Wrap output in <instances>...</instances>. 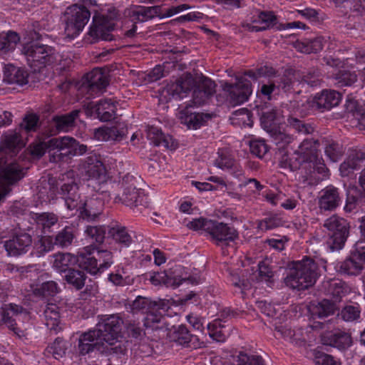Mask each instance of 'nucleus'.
<instances>
[{"mask_svg":"<svg viewBox=\"0 0 365 365\" xmlns=\"http://www.w3.org/2000/svg\"><path fill=\"white\" fill-rule=\"evenodd\" d=\"M237 365H266L264 359L257 354H247L240 351L236 356Z\"/></svg>","mask_w":365,"mask_h":365,"instance_id":"obj_53","label":"nucleus"},{"mask_svg":"<svg viewBox=\"0 0 365 365\" xmlns=\"http://www.w3.org/2000/svg\"><path fill=\"white\" fill-rule=\"evenodd\" d=\"M341 96L340 93L335 91H323L320 95L314 98V106L322 111L329 110L339 105Z\"/></svg>","mask_w":365,"mask_h":365,"instance_id":"obj_30","label":"nucleus"},{"mask_svg":"<svg viewBox=\"0 0 365 365\" xmlns=\"http://www.w3.org/2000/svg\"><path fill=\"white\" fill-rule=\"evenodd\" d=\"M232 124L252 127V115L247 108H240L234 111L230 117Z\"/></svg>","mask_w":365,"mask_h":365,"instance_id":"obj_52","label":"nucleus"},{"mask_svg":"<svg viewBox=\"0 0 365 365\" xmlns=\"http://www.w3.org/2000/svg\"><path fill=\"white\" fill-rule=\"evenodd\" d=\"M24 176L23 168L16 163H10L0 170V202L11 192V186Z\"/></svg>","mask_w":365,"mask_h":365,"instance_id":"obj_9","label":"nucleus"},{"mask_svg":"<svg viewBox=\"0 0 365 365\" xmlns=\"http://www.w3.org/2000/svg\"><path fill=\"white\" fill-rule=\"evenodd\" d=\"M67 344L68 342L63 339L57 338L51 345L47 347L46 351L51 354L55 359H58L66 354Z\"/></svg>","mask_w":365,"mask_h":365,"instance_id":"obj_57","label":"nucleus"},{"mask_svg":"<svg viewBox=\"0 0 365 365\" xmlns=\"http://www.w3.org/2000/svg\"><path fill=\"white\" fill-rule=\"evenodd\" d=\"M182 269V267L180 265H176L175 267L170 268L168 272H154L150 276V281L155 286L163 284L166 287L174 288L179 287L182 282H188L192 284H197L200 282L201 278L198 275L183 276L180 274Z\"/></svg>","mask_w":365,"mask_h":365,"instance_id":"obj_7","label":"nucleus"},{"mask_svg":"<svg viewBox=\"0 0 365 365\" xmlns=\"http://www.w3.org/2000/svg\"><path fill=\"white\" fill-rule=\"evenodd\" d=\"M21 53L34 72H40L46 66L55 63L58 58L53 47L38 42L24 44Z\"/></svg>","mask_w":365,"mask_h":365,"instance_id":"obj_4","label":"nucleus"},{"mask_svg":"<svg viewBox=\"0 0 365 365\" xmlns=\"http://www.w3.org/2000/svg\"><path fill=\"white\" fill-rule=\"evenodd\" d=\"M339 309L334 302L323 299L312 308V314L318 318H324L332 315Z\"/></svg>","mask_w":365,"mask_h":365,"instance_id":"obj_44","label":"nucleus"},{"mask_svg":"<svg viewBox=\"0 0 365 365\" xmlns=\"http://www.w3.org/2000/svg\"><path fill=\"white\" fill-rule=\"evenodd\" d=\"M147 138L156 146H163L166 148L175 149L174 140L170 135H165L157 127L151 126L147 130Z\"/></svg>","mask_w":365,"mask_h":365,"instance_id":"obj_33","label":"nucleus"},{"mask_svg":"<svg viewBox=\"0 0 365 365\" xmlns=\"http://www.w3.org/2000/svg\"><path fill=\"white\" fill-rule=\"evenodd\" d=\"M283 220L275 214H270L258 222V228L262 230H268L282 226Z\"/></svg>","mask_w":365,"mask_h":365,"instance_id":"obj_58","label":"nucleus"},{"mask_svg":"<svg viewBox=\"0 0 365 365\" xmlns=\"http://www.w3.org/2000/svg\"><path fill=\"white\" fill-rule=\"evenodd\" d=\"M324 143L326 155L332 162L338 161L344 153L343 146L333 140L326 139Z\"/></svg>","mask_w":365,"mask_h":365,"instance_id":"obj_50","label":"nucleus"},{"mask_svg":"<svg viewBox=\"0 0 365 365\" xmlns=\"http://www.w3.org/2000/svg\"><path fill=\"white\" fill-rule=\"evenodd\" d=\"M250 148L252 154L261 158L268 151V146L265 143L264 140L262 139H255L250 141Z\"/></svg>","mask_w":365,"mask_h":365,"instance_id":"obj_62","label":"nucleus"},{"mask_svg":"<svg viewBox=\"0 0 365 365\" xmlns=\"http://www.w3.org/2000/svg\"><path fill=\"white\" fill-rule=\"evenodd\" d=\"M287 125L299 133L310 134L314 131V128L310 124L306 123L304 121L293 116L288 118Z\"/></svg>","mask_w":365,"mask_h":365,"instance_id":"obj_55","label":"nucleus"},{"mask_svg":"<svg viewBox=\"0 0 365 365\" xmlns=\"http://www.w3.org/2000/svg\"><path fill=\"white\" fill-rule=\"evenodd\" d=\"M323 344L345 349L352 344L351 336L349 333L341 330H335L324 333L322 335Z\"/></svg>","mask_w":365,"mask_h":365,"instance_id":"obj_24","label":"nucleus"},{"mask_svg":"<svg viewBox=\"0 0 365 365\" xmlns=\"http://www.w3.org/2000/svg\"><path fill=\"white\" fill-rule=\"evenodd\" d=\"M360 312L358 305H347L341 311V316L346 322H353L359 318Z\"/></svg>","mask_w":365,"mask_h":365,"instance_id":"obj_63","label":"nucleus"},{"mask_svg":"<svg viewBox=\"0 0 365 365\" xmlns=\"http://www.w3.org/2000/svg\"><path fill=\"white\" fill-rule=\"evenodd\" d=\"M127 132V128L123 123H118L112 127L103 126L96 129L94 137L98 140L120 141L126 135Z\"/></svg>","mask_w":365,"mask_h":365,"instance_id":"obj_25","label":"nucleus"},{"mask_svg":"<svg viewBox=\"0 0 365 365\" xmlns=\"http://www.w3.org/2000/svg\"><path fill=\"white\" fill-rule=\"evenodd\" d=\"M50 146L52 147L53 155L58 159L54 160H64V158H71L75 155H81L86 153L87 146L80 144L71 137L53 138L49 139Z\"/></svg>","mask_w":365,"mask_h":365,"instance_id":"obj_8","label":"nucleus"},{"mask_svg":"<svg viewBox=\"0 0 365 365\" xmlns=\"http://www.w3.org/2000/svg\"><path fill=\"white\" fill-rule=\"evenodd\" d=\"M222 88L229 93L230 103L234 105L243 103L252 93L251 83L242 77L237 78L235 84L225 82Z\"/></svg>","mask_w":365,"mask_h":365,"instance_id":"obj_10","label":"nucleus"},{"mask_svg":"<svg viewBox=\"0 0 365 365\" xmlns=\"http://www.w3.org/2000/svg\"><path fill=\"white\" fill-rule=\"evenodd\" d=\"M304 163H310L307 157L299 152L298 150H295L292 155L289 158L283 157L280 163L284 168H289L291 170H297L300 168L302 165Z\"/></svg>","mask_w":365,"mask_h":365,"instance_id":"obj_51","label":"nucleus"},{"mask_svg":"<svg viewBox=\"0 0 365 365\" xmlns=\"http://www.w3.org/2000/svg\"><path fill=\"white\" fill-rule=\"evenodd\" d=\"M89 249V247H86L76 257L79 267L93 275L103 272L102 269H100V265L98 266V259L91 256Z\"/></svg>","mask_w":365,"mask_h":365,"instance_id":"obj_36","label":"nucleus"},{"mask_svg":"<svg viewBox=\"0 0 365 365\" xmlns=\"http://www.w3.org/2000/svg\"><path fill=\"white\" fill-rule=\"evenodd\" d=\"M54 260L53 267L59 272L64 274L72 269L71 266L77 262L76 257L70 253H61L58 252L54 255Z\"/></svg>","mask_w":365,"mask_h":365,"instance_id":"obj_41","label":"nucleus"},{"mask_svg":"<svg viewBox=\"0 0 365 365\" xmlns=\"http://www.w3.org/2000/svg\"><path fill=\"white\" fill-rule=\"evenodd\" d=\"M152 301L146 297L138 296L133 302L131 308L134 312H149L151 309Z\"/></svg>","mask_w":365,"mask_h":365,"instance_id":"obj_64","label":"nucleus"},{"mask_svg":"<svg viewBox=\"0 0 365 365\" xmlns=\"http://www.w3.org/2000/svg\"><path fill=\"white\" fill-rule=\"evenodd\" d=\"M215 86L210 78L202 76L193 90L192 103L197 106L205 104L215 93Z\"/></svg>","mask_w":365,"mask_h":365,"instance_id":"obj_18","label":"nucleus"},{"mask_svg":"<svg viewBox=\"0 0 365 365\" xmlns=\"http://www.w3.org/2000/svg\"><path fill=\"white\" fill-rule=\"evenodd\" d=\"M327 230L328 244L331 250L341 249L349 235V224L343 217L333 215L327 218L323 225Z\"/></svg>","mask_w":365,"mask_h":365,"instance_id":"obj_6","label":"nucleus"},{"mask_svg":"<svg viewBox=\"0 0 365 365\" xmlns=\"http://www.w3.org/2000/svg\"><path fill=\"white\" fill-rule=\"evenodd\" d=\"M43 316L45 318V324L48 329L56 333L61 329L59 327V307L56 304H47L43 310Z\"/></svg>","mask_w":365,"mask_h":365,"instance_id":"obj_37","label":"nucleus"},{"mask_svg":"<svg viewBox=\"0 0 365 365\" xmlns=\"http://www.w3.org/2000/svg\"><path fill=\"white\" fill-rule=\"evenodd\" d=\"M28 73L23 68L7 64L4 68V81L9 84L25 85L28 83Z\"/></svg>","mask_w":365,"mask_h":365,"instance_id":"obj_32","label":"nucleus"},{"mask_svg":"<svg viewBox=\"0 0 365 365\" xmlns=\"http://www.w3.org/2000/svg\"><path fill=\"white\" fill-rule=\"evenodd\" d=\"M269 133L274 143L282 147L289 144L294 140L292 135L288 134L284 131L278 130L277 128L269 132Z\"/></svg>","mask_w":365,"mask_h":365,"instance_id":"obj_60","label":"nucleus"},{"mask_svg":"<svg viewBox=\"0 0 365 365\" xmlns=\"http://www.w3.org/2000/svg\"><path fill=\"white\" fill-rule=\"evenodd\" d=\"M189 8L187 4H181L177 6H172L167 9L165 13L162 12L161 6H138V9L133 11V16L140 21H146L152 19L155 16L160 18L170 17L180 11L186 10Z\"/></svg>","mask_w":365,"mask_h":365,"instance_id":"obj_11","label":"nucleus"},{"mask_svg":"<svg viewBox=\"0 0 365 365\" xmlns=\"http://www.w3.org/2000/svg\"><path fill=\"white\" fill-rule=\"evenodd\" d=\"M197 83L190 74H187L177 80L176 82L168 85L166 91L173 97L182 98L184 97V94L190 92L192 89L194 90Z\"/></svg>","mask_w":365,"mask_h":365,"instance_id":"obj_27","label":"nucleus"},{"mask_svg":"<svg viewBox=\"0 0 365 365\" xmlns=\"http://www.w3.org/2000/svg\"><path fill=\"white\" fill-rule=\"evenodd\" d=\"M23 312L26 313V310L21 306L15 304H10L7 307L4 308L1 311V319L4 323L10 328L16 325V319L14 317H17L19 314Z\"/></svg>","mask_w":365,"mask_h":365,"instance_id":"obj_47","label":"nucleus"},{"mask_svg":"<svg viewBox=\"0 0 365 365\" xmlns=\"http://www.w3.org/2000/svg\"><path fill=\"white\" fill-rule=\"evenodd\" d=\"M32 245L31 236L26 232L16 234L6 240L4 247L11 256H19L27 252Z\"/></svg>","mask_w":365,"mask_h":365,"instance_id":"obj_17","label":"nucleus"},{"mask_svg":"<svg viewBox=\"0 0 365 365\" xmlns=\"http://www.w3.org/2000/svg\"><path fill=\"white\" fill-rule=\"evenodd\" d=\"M190 105H187L184 109L180 111L181 122L187 125L190 129H197L203 125L204 122L210 118L209 114L192 112L190 110Z\"/></svg>","mask_w":365,"mask_h":365,"instance_id":"obj_29","label":"nucleus"},{"mask_svg":"<svg viewBox=\"0 0 365 365\" xmlns=\"http://www.w3.org/2000/svg\"><path fill=\"white\" fill-rule=\"evenodd\" d=\"M21 128L26 133L35 132L39 128V117L34 113L27 114L20 124Z\"/></svg>","mask_w":365,"mask_h":365,"instance_id":"obj_59","label":"nucleus"},{"mask_svg":"<svg viewBox=\"0 0 365 365\" xmlns=\"http://www.w3.org/2000/svg\"><path fill=\"white\" fill-rule=\"evenodd\" d=\"M110 235L115 242L124 247H129L133 242L128 230L125 226L116 224L108 230Z\"/></svg>","mask_w":365,"mask_h":365,"instance_id":"obj_39","label":"nucleus"},{"mask_svg":"<svg viewBox=\"0 0 365 365\" xmlns=\"http://www.w3.org/2000/svg\"><path fill=\"white\" fill-rule=\"evenodd\" d=\"M103 208L104 200L102 195L96 193L87 197L83 202L81 200L79 207L76 210L79 211L80 217L90 222L98 217L103 212Z\"/></svg>","mask_w":365,"mask_h":365,"instance_id":"obj_13","label":"nucleus"},{"mask_svg":"<svg viewBox=\"0 0 365 365\" xmlns=\"http://www.w3.org/2000/svg\"><path fill=\"white\" fill-rule=\"evenodd\" d=\"M280 115V110L277 108H265L262 111L260 115V123L262 128L268 133L273 131L277 128Z\"/></svg>","mask_w":365,"mask_h":365,"instance_id":"obj_38","label":"nucleus"},{"mask_svg":"<svg viewBox=\"0 0 365 365\" xmlns=\"http://www.w3.org/2000/svg\"><path fill=\"white\" fill-rule=\"evenodd\" d=\"M108 85L107 76L98 68L88 73L83 82V86L87 89L91 96L102 93Z\"/></svg>","mask_w":365,"mask_h":365,"instance_id":"obj_20","label":"nucleus"},{"mask_svg":"<svg viewBox=\"0 0 365 365\" xmlns=\"http://www.w3.org/2000/svg\"><path fill=\"white\" fill-rule=\"evenodd\" d=\"M205 227L206 232L210 235L217 245L222 242L227 244L234 241L238 237V233L234 227L222 222L212 220Z\"/></svg>","mask_w":365,"mask_h":365,"instance_id":"obj_12","label":"nucleus"},{"mask_svg":"<svg viewBox=\"0 0 365 365\" xmlns=\"http://www.w3.org/2000/svg\"><path fill=\"white\" fill-rule=\"evenodd\" d=\"M319 146L318 140L307 138L299 145L298 150L305 157H307L310 163L317 160V153Z\"/></svg>","mask_w":365,"mask_h":365,"instance_id":"obj_42","label":"nucleus"},{"mask_svg":"<svg viewBox=\"0 0 365 365\" xmlns=\"http://www.w3.org/2000/svg\"><path fill=\"white\" fill-rule=\"evenodd\" d=\"M75 228L73 226H66L54 237V244L61 248L71 245L75 239Z\"/></svg>","mask_w":365,"mask_h":365,"instance_id":"obj_45","label":"nucleus"},{"mask_svg":"<svg viewBox=\"0 0 365 365\" xmlns=\"http://www.w3.org/2000/svg\"><path fill=\"white\" fill-rule=\"evenodd\" d=\"M324 46V38L316 37L314 38H306L303 41H297L295 43L296 48L300 52L305 53H318L322 50Z\"/></svg>","mask_w":365,"mask_h":365,"instance_id":"obj_40","label":"nucleus"},{"mask_svg":"<svg viewBox=\"0 0 365 365\" xmlns=\"http://www.w3.org/2000/svg\"><path fill=\"white\" fill-rule=\"evenodd\" d=\"M142 182L140 176L126 174L122 180L123 191L121 195L115 197V202H120L129 207L137 213H141L144 208L149 206L148 196L144 191L138 187Z\"/></svg>","mask_w":365,"mask_h":365,"instance_id":"obj_3","label":"nucleus"},{"mask_svg":"<svg viewBox=\"0 0 365 365\" xmlns=\"http://www.w3.org/2000/svg\"><path fill=\"white\" fill-rule=\"evenodd\" d=\"M63 279L67 284L76 289L80 290L85 285L86 275L83 271L72 268L64 274Z\"/></svg>","mask_w":365,"mask_h":365,"instance_id":"obj_43","label":"nucleus"},{"mask_svg":"<svg viewBox=\"0 0 365 365\" xmlns=\"http://www.w3.org/2000/svg\"><path fill=\"white\" fill-rule=\"evenodd\" d=\"M123 321L117 314L103 316L93 329L100 341L105 346L106 356L111 354H125L128 341L123 338Z\"/></svg>","mask_w":365,"mask_h":365,"instance_id":"obj_1","label":"nucleus"},{"mask_svg":"<svg viewBox=\"0 0 365 365\" xmlns=\"http://www.w3.org/2000/svg\"><path fill=\"white\" fill-rule=\"evenodd\" d=\"M86 112L88 115H95L101 121L107 122L115 118L116 107L111 99H105L96 104L93 102L88 103Z\"/></svg>","mask_w":365,"mask_h":365,"instance_id":"obj_15","label":"nucleus"},{"mask_svg":"<svg viewBox=\"0 0 365 365\" xmlns=\"http://www.w3.org/2000/svg\"><path fill=\"white\" fill-rule=\"evenodd\" d=\"M363 165H365V152L356 150L352 151L346 160L340 165L339 170L343 176H347Z\"/></svg>","mask_w":365,"mask_h":365,"instance_id":"obj_28","label":"nucleus"},{"mask_svg":"<svg viewBox=\"0 0 365 365\" xmlns=\"http://www.w3.org/2000/svg\"><path fill=\"white\" fill-rule=\"evenodd\" d=\"M105 349V346L100 341L93 329H91L80 335L78 344L79 354L86 355L96 351L99 354L106 356Z\"/></svg>","mask_w":365,"mask_h":365,"instance_id":"obj_16","label":"nucleus"},{"mask_svg":"<svg viewBox=\"0 0 365 365\" xmlns=\"http://www.w3.org/2000/svg\"><path fill=\"white\" fill-rule=\"evenodd\" d=\"M59 292L60 288L58 284L53 280L43 282L33 289V294L36 297H53Z\"/></svg>","mask_w":365,"mask_h":365,"instance_id":"obj_48","label":"nucleus"},{"mask_svg":"<svg viewBox=\"0 0 365 365\" xmlns=\"http://www.w3.org/2000/svg\"><path fill=\"white\" fill-rule=\"evenodd\" d=\"M22 147V140L19 133H14L6 135L1 145V152L5 154L14 155Z\"/></svg>","mask_w":365,"mask_h":365,"instance_id":"obj_46","label":"nucleus"},{"mask_svg":"<svg viewBox=\"0 0 365 365\" xmlns=\"http://www.w3.org/2000/svg\"><path fill=\"white\" fill-rule=\"evenodd\" d=\"M323 289L327 295L331 296L336 304L340 302L345 296L348 287L344 282L339 279H330L324 281L322 284Z\"/></svg>","mask_w":365,"mask_h":365,"instance_id":"obj_31","label":"nucleus"},{"mask_svg":"<svg viewBox=\"0 0 365 365\" xmlns=\"http://www.w3.org/2000/svg\"><path fill=\"white\" fill-rule=\"evenodd\" d=\"M34 219L38 227L45 235L54 232L58 227V216L52 212L36 214Z\"/></svg>","mask_w":365,"mask_h":365,"instance_id":"obj_35","label":"nucleus"},{"mask_svg":"<svg viewBox=\"0 0 365 365\" xmlns=\"http://www.w3.org/2000/svg\"><path fill=\"white\" fill-rule=\"evenodd\" d=\"M65 33L69 38H74L83 29L88 23L90 11L84 5L73 4L64 12Z\"/></svg>","mask_w":365,"mask_h":365,"instance_id":"obj_5","label":"nucleus"},{"mask_svg":"<svg viewBox=\"0 0 365 365\" xmlns=\"http://www.w3.org/2000/svg\"><path fill=\"white\" fill-rule=\"evenodd\" d=\"M334 79L335 84L338 87L342 88L354 84L357 80V76L354 73L349 71H339L334 75Z\"/></svg>","mask_w":365,"mask_h":365,"instance_id":"obj_54","label":"nucleus"},{"mask_svg":"<svg viewBox=\"0 0 365 365\" xmlns=\"http://www.w3.org/2000/svg\"><path fill=\"white\" fill-rule=\"evenodd\" d=\"M20 41L19 34L13 31L0 35V51L6 53L14 50Z\"/></svg>","mask_w":365,"mask_h":365,"instance_id":"obj_49","label":"nucleus"},{"mask_svg":"<svg viewBox=\"0 0 365 365\" xmlns=\"http://www.w3.org/2000/svg\"><path fill=\"white\" fill-rule=\"evenodd\" d=\"M82 169L88 179H94L100 182L106 180V167L97 155L88 156L82 163Z\"/></svg>","mask_w":365,"mask_h":365,"instance_id":"obj_21","label":"nucleus"},{"mask_svg":"<svg viewBox=\"0 0 365 365\" xmlns=\"http://www.w3.org/2000/svg\"><path fill=\"white\" fill-rule=\"evenodd\" d=\"M80 113V110L76 109L68 113L54 115L50 122L51 127L55 128L53 133L67 132L73 128Z\"/></svg>","mask_w":365,"mask_h":365,"instance_id":"obj_26","label":"nucleus"},{"mask_svg":"<svg viewBox=\"0 0 365 365\" xmlns=\"http://www.w3.org/2000/svg\"><path fill=\"white\" fill-rule=\"evenodd\" d=\"M341 197L339 189L329 185L321 191L319 207L324 211H333L341 204Z\"/></svg>","mask_w":365,"mask_h":365,"instance_id":"obj_23","label":"nucleus"},{"mask_svg":"<svg viewBox=\"0 0 365 365\" xmlns=\"http://www.w3.org/2000/svg\"><path fill=\"white\" fill-rule=\"evenodd\" d=\"M106 232L104 226H87L85 230L87 237L98 245L103 242Z\"/></svg>","mask_w":365,"mask_h":365,"instance_id":"obj_56","label":"nucleus"},{"mask_svg":"<svg viewBox=\"0 0 365 365\" xmlns=\"http://www.w3.org/2000/svg\"><path fill=\"white\" fill-rule=\"evenodd\" d=\"M55 245L54 241L53 242V237L51 236H45L41 237L34 244V249L38 255H42L49 251H51Z\"/></svg>","mask_w":365,"mask_h":365,"instance_id":"obj_61","label":"nucleus"},{"mask_svg":"<svg viewBox=\"0 0 365 365\" xmlns=\"http://www.w3.org/2000/svg\"><path fill=\"white\" fill-rule=\"evenodd\" d=\"M114 23L110 21L108 17L95 14L88 32V34L93 38L91 43H95L100 39L108 41H112L113 36L110 34V31L114 29Z\"/></svg>","mask_w":365,"mask_h":365,"instance_id":"obj_14","label":"nucleus"},{"mask_svg":"<svg viewBox=\"0 0 365 365\" xmlns=\"http://www.w3.org/2000/svg\"><path fill=\"white\" fill-rule=\"evenodd\" d=\"M147 138L156 146H163L166 148L175 149L174 140L170 135H165L157 127L151 126L147 130Z\"/></svg>","mask_w":365,"mask_h":365,"instance_id":"obj_34","label":"nucleus"},{"mask_svg":"<svg viewBox=\"0 0 365 365\" xmlns=\"http://www.w3.org/2000/svg\"><path fill=\"white\" fill-rule=\"evenodd\" d=\"M168 336L171 341L184 347L196 349L199 346L197 336L190 334L185 325L174 327Z\"/></svg>","mask_w":365,"mask_h":365,"instance_id":"obj_22","label":"nucleus"},{"mask_svg":"<svg viewBox=\"0 0 365 365\" xmlns=\"http://www.w3.org/2000/svg\"><path fill=\"white\" fill-rule=\"evenodd\" d=\"M317 265L310 258L292 262L289 266L284 283L287 287L304 290L312 287L317 278Z\"/></svg>","mask_w":365,"mask_h":365,"instance_id":"obj_2","label":"nucleus"},{"mask_svg":"<svg viewBox=\"0 0 365 365\" xmlns=\"http://www.w3.org/2000/svg\"><path fill=\"white\" fill-rule=\"evenodd\" d=\"M57 193L64 200L68 210H73L79 207L81 201V193L78 185L74 181L63 183Z\"/></svg>","mask_w":365,"mask_h":365,"instance_id":"obj_19","label":"nucleus"}]
</instances>
